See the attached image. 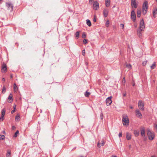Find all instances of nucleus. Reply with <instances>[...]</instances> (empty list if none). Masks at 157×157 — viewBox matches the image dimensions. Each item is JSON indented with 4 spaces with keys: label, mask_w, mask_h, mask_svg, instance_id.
<instances>
[{
    "label": "nucleus",
    "mask_w": 157,
    "mask_h": 157,
    "mask_svg": "<svg viewBox=\"0 0 157 157\" xmlns=\"http://www.w3.org/2000/svg\"><path fill=\"white\" fill-rule=\"evenodd\" d=\"M131 5L132 8L136 9L137 7V5L136 0H131Z\"/></svg>",
    "instance_id": "9b49d317"
},
{
    "label": "nucleus",
    "mask_w": 157,
    "mask_h": 157,
    "mask_svg": "<svg viewBox=\"0 0 157 157\" xmlns=\"http://www.w3.org/2000/svg\"><path fill=\"white\" fill-rule=\"evenodd\" d=\"M92 1V0H89V2H91Z\"/></svg>",
    "instance_id": "4d7b16f0"
},
{
    "label": "nucleus",
    "mask_w": 157,
    "mask_h": 157,
    "mask_svg": "<svg viewBox=\"0 0 157 157\" xmlns=\"http://www.w3.org/2000/svg\"><path fill=\"white\" fill-rule=\"evenodd\" d=\"M7 68L6 64L5 63H3L2 65L1 71L2 73H5L7 71Z\"/></svg>",
    "instance_id": "0eeeda50"
},
{
    "label": "nucleus",
    "mask_w": 157,
    "mask_h": 157,
    "mask_svg": "<svg viewBox=\"0 0 157 157\" xmlns=\"http://www.w3.org/2000/svg\"><path fill=\"white\" fill-rule=\"evenodd\" d=\"M122 122L124 125H128L129 123L128 118L127 115L124 114L123 116Z\"/></svg>",
    "instance_id": "7ed1b4c3"
},
{
    "label": "nucleus",
    "mask_w": 157,
    "mask_h": 157,
    "mask_svg": "<svg viewBox=\"0 0 157 157\" xmlns=\"http://www.w3.org/2000/svg\"><path fill=\"white\" fill-rule=\"evenodd\" d=\"M13 108L15 110V109H16V106L15 105V106H13Z\"/></svg>",
    "instance_id": "603ef678"
},
{
    "label": "nucleus",
    "mask_w": 157,
    "mask_h": 157,
    "mask_svg": "<svg viewBox=\"0 0 157 157\" xmlns=\"http://www.w3.org/2000/svg\"><path fill=\"white\" fill-rule=\"evenodd\" d=\"M115 7V6H114L113 7V8H114Z\"/></svg>",
    "instance_id": "e2e57ef3"
},
{
    "label": "nucleus",
    "mask_w": 157,
    "mask_h": 157,
    "mask_svg": "<svg viewBox=\"0 0 157 157\" xmlns=\"http://www.w3.org/2000/svg\"><path fill=\"white\" fill-rule=\"evenodd\" d=\"M86 24L89 27L91 25V22L89 20H86Z\"/></svg>",
    "instance_id": "b1692460"
},
{
    "label": "nucleus",
    "mask_w": 157,
    "mask_h": 157,
    "mask_svg": "<svg viewBox=\"0 0 157 157\" xmlns=\"http://www.w3.org/2000/svg\"><path fill=\"white\" fill-rule=\"evenodd\" d=\"M144 28L145 26L144 21L143 19H142V20L140 22V29L141 31H143L144 29Z\"/></svg>",
    "instance_id": "20e7f679"
},
{
    "label": "nucleus",
    "mask_w": 157,
    "mask_h": 157,
    "mask_svg": "<svg viewBox=\"0 0 157 157\" xmlns=\"http://www.w3.org/2000/svg\"><path fill=\"white\" fill-rule=\"evenodd\" d=\"M79 157H84L83 156H80Z\"/></svg>",
    "instance_id": "680f3d73"
},
{
    "label": "nucleus",
    "mask_w": 157,
    "mask_h": 157,
    "mask_svg": "<svg viewBox=\"0 0 157 157\" xmlns=\"http://www.w3.org/2000/svg\"><path fill=\"white\" fill-rule=\"evenodd\" d=\"M126 94H123V96H124V97L126 96Z\"/></svg>",
    "instance_id": "864d4df0"
},
{
    "label": "nucleus",
    "mask_w": 157,
    "mask_h": 157,
    "mask_svg": "<svg viewBox=\"0 0 157 157\" xmlns=\"http://www.w3.org/2000/svg\"><path fill=\"white\" fill-rule=\"evenodd\" d=\"M136 113L137 117L141 118L142 117V115L138 109H137L136 111Z\"/></svg>",
    "instance_id": "ddd939ff"
},
{
    "label": "nucleus",
    "mask_w": 157,
    "mask_h": 157,
    "mask_svg": "<svg viewBox=\"0 0 157 157\" xmlns=\"http://www.w3.org/2000/svg\"><path fill=\"white\" fill-rule=\"evenodd\" d=\"M11 152L10 151H8L6 154L7 157H10Z\"/></svg>",
    "instance_id": "c85d7f7f"
},
{
    "label": "nucleus",
    "mask_w": 157,
    "mask_h": 157,
    "mask_svg": "<svg viewBox=\"0 0 157 157\" xmlns=\"http://www.w3.org/2000/svg\"><path fill=\"white\" fill-rule=\"evenodd\" d=\"M16 128V127L15 126H13L12 127V130H15Z\"/></svg>",
    "instance_id": "c03bdc74"
},
{
    "label": "nucleus",
    "mask_w": 157,
    "mask_h": 157,
    "mask_svg": "<svg viewBox=\"0 0 157 157\" xmlns=\"http://www.w3.org/2000/svg\"><path fill=\"white\" fill-rule=\"evenodd\" d=\"M153 13L154 15H155L157 13V9H154L153 10Z\"/></svg>",
    "instance_id": "72a5a7b5"
},
{
    "label": "nucleus",
    "mask_w": 157,
    "mask_h": 157,
    "mask_svg": "<svg viewBox=\"0 0 157 157\" xmlns=\"http://www.w3.org/2000/svg\"><path fill=\"white\" fill-rule=\"evenodd\" d=\"M112 97H109L107 98L106 100V105L108 106L110 105L112 102L111 100Z\"/></svg>",
    "instance_id": "9d476101"
},
{
    "label": "nucleus",
    "mask_w": 157,
    "mask_h": 157,
    "mask_svg": "<svg viewBox=\"0 0 157 157\" xmlns=\"http://www.w3.org/2000/svg\"><path fill=\"white\" fill-rule=\"evenodd\" d=\"M109 21L107 20L105 23L106 26L107 27H108L109 26Z\"/></svg>",
    "instance_id": "f704fd0d"
},
{
    "label": "nucleus",
    "mask_w": 157,
    "mask_h": 157,
    "mask_svg": "<svg viewBox=\"0 0 157 157\" xmlns=\"http://www.w3.org/2000/svg\"><path fill=\"white\" fill-rule=\"evenodd\" d=\"M134 85H135V84L134 83V84H133L132 86H134Z\"/></svg>",
    "instance_id": "052dcab7"
},
{
    "label": "nucleus",
    "mask_w": 157,
    "mask_h": 157,
    "mask_svg": "<svg viewBox=\"0 0 157 157\" xmlns=\"http://www.w3.org/2000/svg\"><path fill=\"white\" fill-rule=\"evenodd\" d=\"M10 78H13V76H12V75H10Z\"/></svg>",
    "instance_id": "6e6d98bb"
},
{
    "label": "nucleus",
    "mask_w": 157,
    "mask_h": 157,
    "mask_svg": "<svg viewBox=\"0 0 157 157\" xmlns=\"http://www.w3.org/2000/svg\"><path fill=\"white\" fill-rule=\"evenodd\" d=\"M100 144H101V146H103L105 144V142L104 140H102L101 142L100 143V141H99L98 142V144H97V146L99 148L101 147V145Z\"/></svg>",
    "instance_id": "4468645a"
},
{
    "label": "nucleus",
    "mask_w": 157,
    "mask_h": 157,
    "mask_svg": "<svg viewBox=\"0 0 157 157\" xmlns=\"http://www.w3.org/2000/svg\"><path fill=\"white\" fill-rule=\"evenodd\" d=\"M100 117L101 119V120H102L103 119V114L102 113H101V114H100Z\"/></svg>",
    "instance_id": "ea45409f"
},
{
    "label": "nucleus",
    "mask_w": 157,
    "mask_h": 157,
    "mask_svg": "<svg viewBox=\"0 0 157 157\" xmlns=\"http://www.w3.org/2000/svg\"><path fill=\"white\" fill-rule=\"evenodd\" d=\"M13 89L14 92V93H17L18 90V88L15 83H14L13 84Z\"/></svg>",
    "instance_id": "dca6fc26"
},
{
    "label": "nucleus",
    "mask_w": 157,
    "mask_h": 157,
    "mask_svg": "<svg viewBox=\"0 0 157 157\" xmlns=\"http://www.w3.org/2000/svg\"><path fill=\"white\" fill-rule=\"evenodd\" d=\"M5 78H3L2 79V81H3V82H4L5 81Z\"/></svg>",
    "instance_id": "de8ad7c7"
},
{
    "label": "nucleus",
    "mask_w": 157,
    "mask_h": 157,
    "mask_svg": "<svg viewBox=\"0 0 157 157\" xmlns=\"http://www.w3.org/2000/svg\"><path fill=\"white\" fill-rule=\"evenodd\" d=\"M5 136L3 135H0V140H3L5 138Z\"/></svg>",
    "instance_id": "cd10ccee"
},
{
    "label": "nucleus",
    "mask_w": 157,
    "mask_h": 157,
    "mask_svg": "<svg viewBox=\"0 0 157 157\" xmlns=\"http://www.w3.org/2000/svg\"><path fill=\"white\" fill-rule=\"evenodd\" d=\"M147 135L149 140H152L155 137L154 133L152 132L149 129H147Z\"/></svg>",
    "instance_id": "f257e3e1"
},
{
    "label": "nucleus",
    "mask_w": 157,
    "mask_h": 157,
    "mask_svg": "<svg viewBox=\"0 0 157 157\" xmlns=\"http://www.w3.org/2000/svg\"><path fill=\"white\" fill-rule=\"evenodd\" d=\"M125 65L126 67L128 68L129 69H131L132 68V66L130 64H128L127 63H126L125 64Z\"/></svg>",
    "instance_id": "4be33fe9"
},
{
    "label": "nucleus",
    "mask_w": 157,
    "mask_h": 157,
    "mask_svg": "<svg viewBox=\"0 0 157 157\" xmlns=\"http://www.w3.org/2000/svg\"><path fill=\"white\" fill-rule=\"evenodd\" d=\"M108 11L106 9H104L103 11V14L104 16L105 17H106L108 16Z\"/></svg>",
    "instance_id": "2eb2a0df"
},
{
    "label": "nucleus",
    "mask_w": 157,
    "mask_h": 157,
    "mask_svg": "<svg viewBox=\"0 0 157 157\" xmlns=\"http://www.w3.org/2000/svg\"><path fill=\"white\" fill-rule=\"evenodd\" d=\"M4 119V116H1L0 118V120H2V121Z\"/></svg>",
    "instance_id": "4c0bfd02"
},
{
    "label": "nucleus",
    "mask_w": 157,
    "mask_h": 157,
    "mask_svg": "<svg viewBox=\"0 0 157 157\" xmlns=\"http://www.w3.org/2000/svg\"><path fill=\"white\" fill-rule=\"evenodd\" d=\"M6 6L8 7L9 10L12 11L13 10V5L10 2L6 3Z\"/></svg>",
    "instance_id": "423d86ee"
},
{
    "label": "nucleus",
    "mask_w": 157,
    "mask_h": 157,
    "mask_svg": "<svg viewBox=\"0 0 157 157\" xmlns=\"http://www.w3.org/2000/svg\"><path fill=\"white\" fill-rule=\"evenodd\" d=\"M141 135L142 136L145 137L146 136L145 130L144 127H142L140 129Z\"/></svg>",
    "instance_id": "6e6552de"
},
{
    "label": "nucleus",
    "mask_w": 157,
    "mask_h": 157,
    "mask_svg": "<svg viewBox=\"0 0 157 157\" xmlns=\"http://www.w3.org/2000/svg\"><path fill=\"white\" fill-rule=\"evenodd\" d=\"M147 61L146 60V61L143 62L142 64L143 66H145L146 65V64H147Z\"/></svg>",
    "instance_id": "c9c22d12"
},
{
    "label": "nucleus",
    "mask_w": 157,
    "mask_h": 157,
    "mask_svg": "<svg viewBox=\"0 0 157 157\" xmlns=\"http://www.w3.org/2000/svg\"><path fill=\"white\" fill-rule=\"evenodd\" d=\"M156 66V65L155 64V62H154L152 64L151 66V70L154 69Z\"/></svg>",
    "instance_id": "412c9836"
},
{
    "label": "nucleus",
    "mask_w": 157,
    "mask_h": 157,
    "mask_svg": "<svg viewBox=\"0 0 157 157\" xmlns=\"http://www.w3.org/2000/svg\"><path fill=\"white\" fill-rule=\"evenodd\" d=\"M121 25L122 28V29H123L124 28V24H121Z\"/></svg>",
    "instance_id": "a18cd8bd"
},
{
    "label": "nucleus",
    "mask_w": 157,
    "mask_h": 157,
    "mask_svg": "<svg viewBox=\"0 0 157 157\" xmlns=\"http://www.w3.org/2000/svg\"><path fill=\"white\" fill-rule=\"evenodd\" d=\"M151 157H155L154 155H152V156H151Z\"/></svg>",
    "instance_id": "bf43d9fd"
},
{
    "label": "nucleus",
    "mask_w": 157,
    "mask_h": 157,
    "mask_svg": "<svg viewBox=\"0 0 157 157\" xmlns=\"http://www.w3.org/2000/svg\"><path fill=\"white\" fill-rule=\"evenodd\" d=\"M130 108L131 109H133V107L132 106H130Z\"/></svg>",
    "instance_id": "13d9d810"
},
{
    "label": "nucleus",
    "mask_w": 157,
    "mask_h": 157,
    "mask_svg": "<svg viewBox=\"0 0 157 157\" xmlns=\"http://www.w3.org/2000/svg\"><path fill=\"white\" fill-rule=\"evenodd\" d=\"M12 97H13V95H12V94H10L9 95V96L8 98V99L9 100H11V99H12Z\"/></svg>",
    "instance_id": "473e14b6"
},
{
    "label": "nucleus",
    "mask_w": 157,
    "mask_h": 157,
    "mask_svg": "<svg viewBox=\"0 0 157 157\" xmlns=\"http://www.w3.org/2000/svg\"><path fill=\"white\" fill-rule=\"evenodd\" d=\"M98 3L96 1L95 2L93 5V8L95 10H97L99 8Z\"/></svg>",
    "instance_id": "f8f14e48"
},
{
    "label": "nucleus",
    "mask_w": 157,
    "mask_h": 157,
    "mask_svg": "<svg viewBox=\"0 0 157 157\" xmlns=\"http://www.w3.org/2000/svg\"><path fill=\"white\" fill-rule=\"evenodd\" d=\"M148 7V3L147 1H145L143 5V13L144 14L146 13Z\"/></svg>",
    "instance_id": "f03ea898"
},
{
    "label": "nucleus",
    "mask_w": 157,
    "mask_h": 157,
    "mask_svg": "<svg viewBox=\"0 0 157 157\" xmlns=\"http://www.w3.org/2000/svg\"><path fill=\"white\" fill-rule=\"evenodd\" d=\"M131 18L132 19L133 21L136 20V15L134 10H132L131 12Z\"/></svg>",
    "instance_id": "1a4fd4ad"
},
{
    "label": "nucleus",
    "mask_w": 157,
    "mask_h": 157,
    "mask_svg": "<svg viewBox=\"0 0 157 157\" xmlns=\"http://www.w3.org/2000/svg\"><path fill=\"white\" fill-rule=\"evenodd\" d=\"M122 83H125V79L124 77L123 78L122 81Z\"/></svg>",
    "instance_id": "79ce46f5"
},
{
    "label": "nucleus",
    "mask_w": 157,
    "mask_h": 157,
    "mask_svg": "<svg viewBox=\"0 0 157 157\" xmlns=\"http://www.w3.org/2000/svg\"><path fill=\"white\" fill-rule=\"evenodd\" d=\"M15 110H13L11 111V113H13L15 112Z\"/></svg>",
    "instance_id": "09e8293b"
},
{
    "label": "nucleus",
    "mask_w": 157,
    "mask_h": 157,
    "mask_svg": "<svg viewBox=\"0 0 157 157\" xmlns=\"http://www.w3.org/2000/svg\"><path fill=\"white\" fill-rule=\"evenodd\" d=\"M141 13V9H137V17H140Z\"/></svg>",
    "instance_id": "a211bd4d"
},
{
    "label": "nucleus",
    "mask_w": 157,
    "mask_h": 157,
    "mask_svg": "<svg viewBox=\"0 0 157 157\" xmlns=\"http://www.w3.org/2000/svg\"><path fill=\"white\" fill-rule=\"evenodd\" d=\"M155 128H156V131L157 132V124L156 125Z\"/></svg>",
    "instance_id": "49530a36"
},
{
    "label": "nucleus",
    "mask_w": 157,
    "mask_h": 157,
    "mask_svg": "<svg viewBox=\"0 0 157 157\" xmlns=\"http://www.w3.org/2000/svg\"><path fill=\"white\" fill-rule=\"evenodd\" d=\"M20 116L17 114L16 117L15 119L17 121H19L20 119Z\"/></svg>",
    "instance_id": "c756f323"
},
{
    "label": "nucleus",
    "mask_w": 157,
    "mask_h": 157,
    "mask_svg": "<svg viewBox=\"0 0 157 157\" xmlns=\"http://www.w3.org/2000/svg\"><path fill=\"white\" fill-rule=\"evenodd\" d=\"M5 112H6V110L4 109H2V112H1L2 115L1 116H4L5 114Z\"/></svg>",
    "instance_id": "393cba45"
},
{
    "label": "nucleus",
    "mask_w": 157,
    "mask_h": 157,
    "mask_svg": "<svg viewBox=\"0 0 157 157\" xmlns=\"http://www.w3.org/2000/svg\"><path fill=\"white\" fill-rule=\"evenodd\" d=\"M86 37V34L84 33H83L82 35V37L83 38H85Z\"/></svg>",
    "instance_id": "a19ab883"
},
{
    "label": "nucleus",
    "mask_w": 157,
    "mask_h": 157,
    "mask_svg": "<svg viewBox=\"0 0 157 157\" xmlns=\"http://www.w3.org/2000/svg\"><path fill=\"white\" fill-rule=\"evenodd\" d=\"M111 157H117V156L116 155H112L111 156Z\"/></svg>",
    "instance_id": "3c124183"
},
{
    "label": "nucleus",
    "mask_w": 157,
    "mask_h": 157,
    "mask_svg": "<svg viewBox=\"0 0 157 157\" xmlns=\"http://www.w3.org/2000/svg\"><path fill=\"white\" fill-rule=\"evenodd\" d=\"M79 32L78 31H77L75 34V37L77 39H78L79 37Z\"/></svg>",
    "instance_id": "2f4dec72"
},
{
    "label": "nucleus",
    "mask_w": 157,
    "mask_h": 157,
    "mask_svg": "<svg viewBox=\"0 0 157 157\" xmlns=\"http://www.w3.org/2000/svg\"><path fill=\"white\" fill-rule=\"evenodd\" d=\"M83 43L84 44H86L87 43V40L85 39H84L83 40Z\"/></svg>",
    "instance_id": "58836bf2"
},
{
    "label": "nucleus",
    "mask_w": 157,
    "mask_h": 157,
    "mask_svg": "<svg viewBox=\"0 0 157 157\" xmlns=\"http://www.w3.org/2000/svg\"><path fill=\"white\" fill-rule=\"evenodd\" d=\"M85 64L86 65H87L88 64V63L87 62H86Z\"/></svg>",
    "instance_id": "5fc2aeb1"
},
{
    "label": "nucleus",
    "mask_w": 157,
    "mask_h": 157,
    "mask_svg": "<svg viewBox=\"0 0 157 157\" xmlns=\"http://www.w3.org/2000/svg\"><path fill=\"white\" fill-rule=\"evenodd\" d=\"M110 0H105V4L107 7L109 6L110 4Z\"/></svg>",
    "instance_id": "6ab92c4d"
},
{
    "label": "nucleus",
    "mask_w": 157,
    "mask_h": 157,
    "mask_svg": "<svg viewBox=\"0 0 157 157\" xmlns=\"http://www.w3.org/2000/svg\"><path fill=\"white\" fill-rule=\"evenodd\" d=\"M139 108L140 109L143 110L144 109V104L142 101H139L138 103Z\"/></svg>",
    "instance_id": "39448f33"
},
{
    "label": "nucleus",
    "mask_w": 157,
    "mask_h": 157,
    "mask_svg": "<svg viewBox=\"0 0 157 157\" xmlns=\"http://www.w3.org/2000/svg\"><path fill=\"white\" fill-rule=\"evenodd\" d=\"M19 134V131L17 130L16 132L15 133L14 135L13 136V137H16Z\"/></svg>",
    "instance_id": "a878e982"
},
{
    "label": "nucleus",
    "mask_w": 157,
    "mask_h": 157,
    "mask_svg": "<svg viewBox=\"0 0 157 157\" xmlns=\"http://www.w3.org/2000/svg\"><path fill=\"white\" fill-rule=\"evenodd\" d=\"M82 54L83 56H85V49L82 50Z\"/></svg>",
    "instance_id": "e433bc0d"
},
{
    "label": "nucleus",
    "mask_w": 157,
    "mask_h": 157,
    "mask_svg": "<svg viewBox=\"0 0 157 157\" xmlns=\"http://www.w3.org/2000/svg\"><path fill=\"white\" fill-rule=\"evenodd\" d=\"M134 134L136 137H137L139 135V131L138 130H135L134 131Z\"/></svg>",
    "instance_id": "aec40b11"
},
{
    "label": "nucleus",
    "mask_w": 157,
    "mask_h": 157,
    "mask_svg": "<svg viewBox=\"0 0 157 157\" xmlns=\"http://www.w3.org/2000/svg\"><path fill=\"white\" fill-rule=\"evenodd\" d=\"M155 1H156V2H157V0H155Z\"/></svg>",
    "instance_id": "69168bd1"
},
{
    "label": "nucleus",
    "mask_w": 157,
    "mask_h": 157,
    "mask_svg": "<svg viewBox=\"0 0 157 157\" xmlns=\"http://www.w3.org/2000/svg\"><path fill=\"white\" fill-rule=\"evenodd\" d=\"M131 135L128 132L126 133V138L127 140H129L131 139Z\"/></svg>",
    "instance_id": "f3484780"
},
{
    "label": "nucleus",
    "mask_w": 157,
    "mask_h": 157,
    "mask_svg": "<svg viewBox=\"0 0 157 157\" xmlns=\"http://www.w3.org/2000/svg\"><path fill=\"white\" fill-rule=\"evenodd\" d=\"M122 136V132H120L119 134V137H121Z\"/></svg>",
    "instance_id": "37998d69"
},
{
    "label": "nucleus",
    "mask_w": 157,
    "mask_h": 157,
    "mask_svg": "<svg viewBox=\"0 0 157 157\" xmlns=\"http://www.w3.org/2000/svg\"><path fill=\"white\" fill-rule=\"evenodd\" d=\"M2 0H0V2L2 1Z\"/></svg>",
    "instance_id": "0e129e2a"
},
{
    "label": "nucleus",
    "mask_w": 157,
    "mask_h": 157,
    "mask_svg": "<svg viewBox=\"0 0 157 157\" xmlns=\"http://www.w3.org/2000/svg\"><path fill=\"white\" fill-rule=\"evenodd\" d=\"M141 31L140 30V29H138L137 30V34L138 35V36L139 37H140L141 36Z\"/></svg>",
    "instance_id": "5701e85b"
},
{
    "label": "nucleus",
    "mask_w": 157,
    "mask_h": 157,
    "mask_svg": "<svg viewBox=\"0 0 157 157\" xmlns=\"http://www.w3.org/2000/svg\"><path fill=\"white\" fill-rule=\"evenodd\" d=\"M6 91V88L5 86H4L3 87V88L2 90V93L3 94H4L5 93Z\"/></svg>",
    "instance_id": "bb28decb"
},
{
    "label": "nucleus",
    "mask_w": 157,
    "mask_h": 157,
    "mask_svg": "<svg viewBox=\"0 0 157 157\" xmlns=\"http://www.w3.org/2000/svg\"><path fill=\"white\" fill-rule=\"evenodd\" d=\"M90 94V93L86 91L85 94V95L86 97H88Z\"/></svg>",
    "instance_id": "7c9ffc66"
},
{
    "label": "nucleus",
    "mask_w": 157,
    "mask_h": 157,
    "mask_svg": "<svg viewBox=\"0 0 157 157\" xmlns=\"http://www.w3.org/2000/svg\"><path fill=\"white\" fill-rule=\"evenodd\" d=\"M93 21L94 22H96V19L95 18H94L93 19Z\"/></svg>",
    "instance_id": "8fccbe9b"
}]
</instances>
